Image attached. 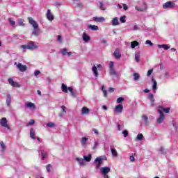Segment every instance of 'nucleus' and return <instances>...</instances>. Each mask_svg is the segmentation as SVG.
I'll return each instance as SVG.
<instances>
[{
  "label": "nucleus",
  "mask_w": 178,
  "mask_h": 178,
  "mask_svg": "<svg viewBox=\"0 0 178 178\" xmlns=\"http://www.w3.org/2000/svg\"><path fill=\"white\" fill-rule=\"evenodd\" d=\"M0 145L2 148V151H5V149H6V145H5V143H3V141L0 142Z\"/></svg>",
  "instance_id": "obj_40"
},
{
  "label": "nucleus",
  "mask_w": 178,
  "mask_h": 178,
  "mask_svg": "<svg viewBox=\"0 0 178 178\" xmlns=\"http://www.w3.org/2000/svg\"><path fill=\"white\" fill-rule=\"evenodd\" d=\"M30 138H33V140H35V131H34L33 128L30 129Z\"/></svg>",
  "instance_id": "obj_23"
},
{
  "label": "nucleus",
  "mask_w": 178,
  "mask_h": 178,
  "mask_svg": "<svg viewBox=\"0 0 178 178\" xmlns=\"http://www.w3.org/2000/svg\"><path fill=\"white\" fill-rule=\"evenodd\" d=\"M34 123H35L34 120H31L29 121V122L26 124V127L33 126V124H34Z\"/></svg>",
  "instance_id": "obj_47"
},
{
  "label": "nucleus",
  "mask_w": 178,
  "mask_h": 178,
  "mask_svg": "<svg viewBox=\"0 0 178 178\" xmlns=\"http://www.w3.org/2000/svg\"><path fill=\"white\" fill-rule=\"evenodd\" d=\"M92 131L94 132L95 134H97V136H98V134H99V133L98 132V130H97V129H95V128L92 129Z\"/></svg>",
  "instance_id": "obj_57"
},
{
  "label": "nucleus",
  "mask_w": 178,
  "mask_h": 178,
  "mask_svg": "<svg viewBox=\"0 0 178 178\" xmlns=\"http://www.w3.org/2000/svg\"><path fill=\"white\" fill-rule=\"evenodd\" d=\"M123 101H124V98H123V97H119V98H118V99H117V103H118V104H120V103L123 102Z\"/></svg>",
  "instance_id": "obj_45"
},
{
  "label": "nucleus",
  "mask_w": 178,
  "mask_h": 178,
  "mask_svg": "<svg viewBox=\"0 0 178 178\" xmlns=\"http://www.w3.org/2000/svg\"><path fill=\"white\" fill-rule=\"evenodd\" d=\"M121 23H126V15H124L120 18Z\"/></svg>",
  "instance_id": "obj_42"
},
{
  "label": "nucleus",
  "mask_w": 178,
  "mask_h": 178,
  "mask_svg": "<svg viewBox=\"0 0 178 178\" xmlns=\"http://www.w3.org/2000/svg\"><path fill=\"white\" fill-rule=\"evenodd\" d=\"M152 81H153V86L152 88L153 90H156L157 87L156 86H158V83H156V81H155V79H152Z\"/></svg>",
  "instance_id": "obj_38"
},
{
  "label": "nucleus",
  "mask_w": 178,
  "mask_h": 178,
  "mask_svg": "<svg viewBox=\"0 0 178 178\" xmlns=\"http://www.w3.org/2000/svg\"><path fill=\"white\" fill-rule=\"evenodd\" d=\"M29 22L30 24H31L33 27V31H32V35H35V37H38L40 34H41V31L38 28V24L33 19V17H29L28 18Z\"/></svg>",
  "instance_id": "obj_1"
},
{
  "label": "nucleus",
  "mask_w": 178,
  "mask_h": 178,
  "mask_svg": "<svg viewBox=\"0 0 178 178\" xmlns=\"http://www.w3.org/2000/svg\"><path fill=\"white\" fill-rule=\"evenodd\" d=\"M172 124L175 127V131H177V125L176 124V121L172 120Z\"/></svg>",
  "instance_id": "obj_43"
},
{
  "label": "nucleus",
  "mask_w": 178,
  "mask_h": 178,
  "mask_svg": "<svg viewBox=\"0 0 178 178\" xmlns=\"http://www.w3.org/2000/svg\"><path fill=\"white\" fill-rule=\"evenodd\" d=\"M68 91L71 92L72 97H74V98H76V90H74V89H73L72 87H68Z\"/></svg>",
  "instance_id": "obj_22"
},
{
  "label": "nucleus",
  "mask_w": 178,
  "mask_h": 178,
  "mask_svg": "<svg viewBox=\"0 0 178 178\" xmlns=\"http://www.w3.org/2000/svg\"><path fill=\"white\" fill-rule=\"evenodd\" d=\"M83 40L86 42H88L90 40H91V37L90 35H87V33H83L82 35Z\"/></svg>",
  "instance_id": "obj_15"
},
{
  "label": "nucleus",
  "mask_w": 178,
  "mask_h": 178,
  "mask_svg": "<svg viewBox=\"0 0 178 178\" xmlns=\"http://www.w3.org/2000/svg\"><path fill=\"white\" fill-rule=\"evenodd\" d=\"M92 70L95 74V76H96V77H98V71L97 70V66H95V65H94V66L92 68Z\"/></svg>",
  "instance_id": "obj_33"
},
{
  "label": "nucleus",
  "mask_w": 178,
  "mask_h": 178,
  "mask_svg": "<svg viewBox=\"0 0 178 178\" xmlns=\"http://www.w3.org/2000/svg\"><path fill=\"white\" fill-rule=\"evenodd\" d=\"M131 48H136V47H138V42L137 41H134L131 42Z\"/></svg>",
  "instance_id": "obj_36"
},
{
  "label": "nucleus",
  "mask_w": 178,
  "mask_h": 178,
  "mask_svg": "<svg viewBox=\"0 0 178 178\" xmlns=\"http://www.w3.org/2000/svg\"><path fill=\"white\" fill-rule=\"evenodd\" d=\"M19 24L20 26H24V23H23V19H19Z\"/></svg>",
  "instance_id": "obj_60"
},
{
  "label": "nucleus",
  "mask_w": 178,
  "mask_h": 178,
  "mask_svg": "<svg viewBox=\"0 0 178 178\" xmlns=\"http://www.w3.org/2000/svg\"><path fill=\"white\" fill-rule=\"evenodd\" d=\"M144 140V135L143 134H138L135 139V141H143Z\"/></svg>",
  "instance_id": "obj_24"
},
{
  "label": "nucleus",
  "mask_w": 178,
  "mask_h": 178,
  "mask_svg": "<svg viewBox=\"0 0 178 178\" xmlns=\"http://www.w3.org/2000/svg\"><path fill=\"white\" fill-rule=\"evenodd\" d=\"M159 152H161V154H165V149L163 147H160V149H159Z\"/></svg>",
  "instance_id": "obj_54"
},
{
  "label": "nucleus",
  "mask_w": 178,
  "mask_h": 178,
  "mask_svg": "<svg viewBox=\"0 0 178 178\" xmlns=\"http://www.w3.org/2000/svg\"><path fill=\"white\" fill-rule=\"evenodd\" d=\"M47 18L49 20V22H52L55 17H54V14L51 13V10H47L46 14Z\"/></svg>",
  "instance_id": "obj_11"
},
{
  "label": "nucleus",
  "mask_w": 178,
  "mask_h": 178,
  "mask_svg": "<svg viewBox=\"0 0 178 178\" xmlns=\"http://www.w3.org/2000/svg\"><path fill=\"white\" fill-rule=\"evenodd\" d=\"M98 145H99V143H98V141H95V145L93 146V149H97Z\"/></svg>",
  "instance_id": "obj_53"
},
{
  "label": "nucleus",
  "mask_w": 178,
  "mask_h": 178,
  "mask_svg": "<svg viewBox=\"0 0 178 178\" xmlns=\"http://www.w3.org/2000/svg\"><path fill=\"white\" fill-rule=\"evenodd\" d=\"M157 47L158 48H163L165 51H168V49H170V46H168L167 44H158Z\"/></svg>",
  "instance_id": "obj_26"
},
{
  "label": "nucleus",
  "mask_w": 178,
  "mask_h": 178,
  "mask_svg": "<svg viewBox=\"0 0 178 178\" xmlns=\"http://www.w3.org/2000/svg\"><path fill=\"white\" fill-rule=\"evenodd\" d=\"M100 172L103 176H106L111 172V168L109 167H102L100 168Z\"/></svg>",
  "instance_id": "obj_4"
},
{
  "label": "nucleus",
  "mask_w": 178,
  "mask_h": 178,
  "mask_svg": "<svg viewBox=\"0 0 178 178\" xmlns=\"http://www.w3.org/2000/svg\"><path fill=\"white\" fill-rule=\"evenodd\" d=\"M94 22H97V23H102L105 21V17H94L92 18Z\"/></svg>",
  "instance_id": "obj_13"
},
{
  "label": "nucleus",
  "mask_w": 178,
  "mask_h": 178,
  "mask_svg": "<svg viewBox=\"0 0 178 178\" xmlns=\"http://www.w3.org/2000/svg\"><path fill=\"white\" fill-rule=\"evenodd\" d=\"M108 91L109 92H113V91H115V89L113 88H109Z\"/></svg>",
  "instance_id": "obj_64"
},
{
  "label": "nucleus",
  "mask_w": 178,
  "mask_h": 178,
  "mask_svg": "<svg viewBox=\"0 0 178 178\" xmlns=\"http://www.w3.org/2000/svg\"><path fill=\"white\" fill-rule=\"evenodd\" d=\"M28 49L34 50V49H38V46L35 44H34V42L29 41L27 44Z\"/></svg>",
  "instance_id": "obj_5"
},
{
  "label": "nucleus",
  "mask_w": 178,
  "mask_h": 178,
  "mask_svg": "<svg viewBox=\"0 0 178 178\" xmlns=\"http://www.w3.org/2000/svg\"><path fill=\"white\" fill-rule=\"evenodd\" d=\"M88 29H90V30H92V31H97V30H98V26L88 25Z\"/></svg>",
  "instance_id": "obj_30"
},
{
  "label": "nucleus",
  "mask_w": 178,
  "mask_h": 178,
  "mask_svg": "<svg viewBox=\"0 0 178 178\" xmlns=\"http://www.w3.org/2000/svg\"><path fill=\"white\" fill-rule=\"evenodd\" d=\"M20 48H22V49H29L27 44L26 45H21Z\"/></svg>",
  "instance_id": "obj_58"
},
{
  "label": "nucleus",
  "mask_w": 178,
  "mask_h": 178,
  "mask_svg": "<svg viewBox=\"0 0 178 178\" xmlns=\"http://www.w3.org/2000/svg\"><path fill=\"white\" fill-rule=\"evenodd\" d=\"M61 109L63 110V112L64 113H66V106H61Z\"/></svg>",
  "instance_id": "obj_59"
},
{
  "label": "nucleus",
  "mask_w": 178,
  "mask_h": 178,
  "mask_svg": "<svg viewBox=\"0 0 178 178\" xmlns=\"http://www.w3.org/2000/svg\"><path fill=\"white\" fill-rule=\"evenodd\" d=\"M158 113H159V118H157V123L161 124L165 120V115H163V113L161 110H158Z\"/></svg>",
  "instance_id": "obj_6"
},
{
  "label": "nucleus",
  "mask_w": 178,
  "mask_h": 178,
  "mask_svg": "<svg viewBox=\"0 0 178 178\" xmlns=\"http://www.w3.org/2000/svg\"><path fill=\"white\" fill-rule=\"evenodd\" d=\"M176 6V4L173 1H167L163 4V9H173Z\"/></svg>",
  "instance_id": "obj_2"
},
{
  "label": "nucleus",
  "mask_w": 178,
  "mask_h": 178,
  "mask_svg": "<svg viewBox=\"0 0 178 178\" xmlns=\"http://www.w3.org/2000/svg\"><path fill=\"white\" fill-rule=\"evenodd\" d=\"M8 81L9 84H10V86H12L13 87H17V88L20 87V85H19V83H17V82H15V81H13V79H12V78H9L8 79Z\"/></svg>",
  "instance_id": "obj_9"
},
{
  "label": "nucleus",
  "mask_w": 178,
  "mask_h": 178,
  "mask_svg": "<svg viewBox=\"0 0 178 178\" xmlns=\"http://www.w3.org/2000/svg\"><path fill=\"white\" fill-rule=\"evenodd\" d=\"M40 152H41V155H42V161H44V159H45V158H47V156H48V154L44 150H40Z\"/></svg>",
  "instance_id": "obj_34"
},
{
  "label": "nucleus",
  "mask_w": 178,
  "mask_h": 178,
  "mask_svg": "<svg viewBox=\"0 0 178 178\" xmlns=\"http://www.w3.org/2000/svg\"><path fill=\"white\" fill-rule=\"evenodd\" d=\"M12 102V97H10V94H7V99H6V105L7 106H10V103Z\"/></svg>",
  "instance_id": "obj_20"
},
{
  "label": "nucleus",
  "mask_w": 178,
  "mask_h": 178,
  "mask_svg": "<svg viewBox=\"0 0 178 178\" xmlns=\"http://www.w3.org/2000/svg\"><path fill=\"white\" fill-rule=\"evenodd\" d=\"M83 158H84V161H86V162H91L92 155L88 154V156H83Z\"/></svg>",
  "instance_id": "obj_35"
},
{
  "label": "nucleus",
  "mask_w": 178,
  "mask_h": 178,
  "mask_svg": "<svg viewBox=\"0 0 178 178\" xmlns=\"http://www.w3.org/2000/svg\"><path fill=\"white\" fill-rule=\"evenodd\" d=\"M76 161L81 166H85L86 163H84V159L77 157Z\"/></svg>",
  "instance_id": "obj_25"
},
{
  "label": "nucleus",
  "mask_w": 178,
  "mask_h": 178,
  "mask_svg": "<svg viewBox=\"0 0 178 178\" xmlns=\"http://www.w3.org/2000/svg\"><path fill=\"white\" fill-rule=\"evenodd\" d=\"M17 68L20 72H26L27 70V66L24 65L22 63H18Z\"/></svg>",
  "instance_id": "obj_14"
},
{
  "label": "nucleus",
  "mask_w": 178,
  "mask_h": 178,
  "mask_svg": "<svg viewBox=\"0 0 178 178\" xmlns=\"http://www.w3.org/2000/svg\"><path fill=\"white\" fill-rule=\"evenodd\" d=\"M154 72V69H151V70H149L148 71H147V76H148V77H149V76H151V74H152V72Z\"/></svg>",
  "instance_id": "obj_49"
},
{
  "label": "nucleus",
  "mask_w": 178,
  "mask_h": 178,
  "mask_svg": "<svg viewBox=\"0 0 178 178\" xmlns=\"http://www.w3.org/2000/svg\"><path fill=\"white\" fill-rule=\"evenodd\" d=\"M95 163L96 165V169H99V168H101V165H102V157L96 158Z\"/></svg>",
  "instance_id": "obj_7"
},
{
  "label": "nucleus",
  "mask_w": 178,
  "mask_h": 178,
  "mask_svg": "<svg viewBox=\"0 0 178 178\" xmlns=\"http://www.w3.org/2000/svg\"><path fill=\"white\" fill-rule=\"evenodd\" d=\"M25 105L27 108H33V109H35V104H34V103L28 102L25 104Z\"/></svg>",
  "instance_id": "obj_27"
},
{
  "label": "nucleus",
  "mask_w": 178,
  "mask_h": 178,
  "mask_svg": "<svg viewBox=\"0 0 178 178\" xmlns=\"http://www.w3.org/2000/svg\"><path fill=\"white\" fill-rule=\"evenodd\" d=\"M90 113V109L87 107H83L81 110L82 115H88Z\"/></svg>",
  "instance_id": "obj_21"
},
{
  "label": "nucleus",
  "mask_w": 178,
  "mask_h": 178,
  "mask_svg": "<svg viewBox=\"0 0 178 178\" xmlns=\"http://www.w3.org/2000/svg\"><path fill=\"white\" fill-rule=\"evenodd\" d=\"M0 124L2 127H5L8 130H10V126L8 124V120L6 118H2L0 121Z\"/></svg>",
  "instance_id": "obj_3"
},
{
  "label": "nucleus",
  "mask_w": 178,
  "mask_h": 178,
  "mask_svg": "<svg viewBox=\"0 0 178 178\" xmlns=\"http://www.w3.org/2000/svg\"><path fill=\"white\" fill-rule=\"evenodd\" d=\"M122 134L124 137H127L129 136V132L127 131V130H124L122 131Z\"/></svg>",
  "instance_id": "obj_52"
},
{
  "label": "nucleus",
  "mask_w": 178,
  "mask_h": 178,
  "mask_svg": "<svg viewBox=\"0 0 178 178\" xmlns=\"http://www.w3.org/2000/svg\"><path fill=\"white\" fill-rule=\"evenodd\" d=\"M124 10H127L129 9V7L126 4H123Z\"/></svg>",
  "instance_id": "obj_62"
},
{
  "label": "nucleus",
  "mask_w": 178,
  "mask_h": 178,
  "mask_svg": "<svg viewBox=\"0 0 178 178\" xmlns=\"http://www.w3.org/2000/svg\"><path fill=\"white\" fill-rule=\"evenodd\" d=\"M148 99L150 100L151 106H155V99H154V95L150 93L148 95Z\"/></svg>",
  "instance_id": "obj_10"
},
{
  "label": "nucleus",
  "mask_w": 178,
  "mask_h": 178,
  "mask_svg": "<svg viewBox=\"0 0 178 178\" xmlns=\"http://www.w3.org/2000/svg\"><path fill=\"white\" fill-rule=\"evenodd\" d=\"M111 151L113 156H114L115 158H118V151H116V149L111 148Z\"/></svg>",
  "instance_id": "obj_32"
},
{
  "label": "nucleus",
  "mask_w": 178,
  "mask_h": 178,
  "mask_svg": "<svg viewBox=\"0 0 178 178\" xmlns=\"http://www.w3.org/2000/svg\"><path fill=\"white\" fill-rule=\"evenodd\" d=\"M135 8L138 12H144L145 10H147V3H143L142 7L136 6Z\"/></svg>",
  "instance_id": "obj_8"
},
{
  "label": "nucleus",
  "mask_w": 178,
  "mask_h": 178,
  "mask_svg": "<svg viewBox=\"0 0 178 178\" xmlns=\"http://www.w3.org/2000/svg\"><path fill=\"white\" fill-rule=\"evenodd\" d=\"M142 119L144 121L145 125L148 126V117L146 115H143Z\"/></svg>",
  "instance_id": "obj_29"
},
{
  "label": "nucleus",
  "mask_w": 178,
  "mask_h": 178,
  "mask_svg": "<svg viewBox=\"0 0 178 178\" xmlns=\"http://www.w3.org/2000/svg\"><path fill=\"white\" fill-rule=\"evenodd\" d=\"M135 60L136 62H140V53H137L136 55H135Z\"/></svg>",
  "instance_id": "obj_41"
},
{
  "label": "nucleus",
  "mask_w": 178,
  "mask_h": 178,
  "mask_svg": "<svg viewBox=\"0 0 178 178\" xmlns=\"http://www.w3.org/2000/svg\"><path fill=\"white\" fill-rule=\"evenodd\" d=\"M99 8H100L102 10H105L106 8H104V3L100 2Z\"/></svg>",
  "instance_id": "obj_56"
},
{
  "label": "nucleus",
  "mask_w": 178,
  "mask_h": 178,
  "mask_svg": "<svg viewBox=\"0 0 178 178\" xmlns=\"http://www.w3.org/2000/svg\"><path fill=\"white\" fill-rule=\"evenodd\" d=\"M130 161H131V162H134V161H136L134 156H130Z\"/></svg>",
  "instance_id": "obj_63"
},
{
  "label": "nucleus",
  "mask_w": 178,
  "mask_h": 178,
  "mask_svg": "<svg viewBox=\"0 0 178 178\" xmlns=\"http://www.w3.org/2000/svg\"><path fill=\"white\" fill-rule=\"evenodd\" d=\"M88 140V138L86 137H83L81 139V143L83 145H86V143H87V141Z\"/></svg>",
  "instance_id": "obj_39"
},
{
  "label": "nucleus",
  "mask_w": 178,
  "mask_h": 178,
  "mask_svg": "<svg viewBox=\"0 0 178 178\" xmlns=\"http://www.w3.org/2000/svg\"><path fill=\"white\" fill-rule=\"evenodd\" d=\"M61 89L63 92L67 93V90H69V88H67V86L65 85V83H62Z\"/></svg>",
  "instance_id": "obj_28"
},
{
  "label": "nucleus",
  "mask_w": 178,
  "mask_h": 178,
  "mask_svg": "<svg viewBox=\"0 0 178 178\" xmlns=\"http://www.w3.org/2000/svg\"><path fill=\"white\" fill-rule=\"evenodd\" d=\"M111 24L112 26H119L120 23H119V19L118 18V17H115L113 19L111 22Z\"/></svg>",
  "instance_id": "obj_19"
},
{
  "label": "nucleus",
  "mask_w": 178,
  "mask_h": 178,
  "mask_svg": "<svg viewBox=\"0 0 178 178\" xmlns=\"http://www.w3.org/2000/svg\"><path fill=\"white\" fill-rule=\"evenodd\" d=\"M47 127H55V124L54 122H49L47 124Z\"/></svg>",
  "instance_id": "obj_48"
},
{
  "label": "nucleus",
  "mask_w": 178,
  "mask_h": 178,
  "mask_svg": "<svg viewBox=\"0 0 178 178\" xmlns=\"http://www.w3.org/2000/svg\"><path fill=\"white\" fill-rule=\"evenodd\" d=\"M40 73H41V72L37 70V71H35V77H37V76H38V74H40Z\"/></svg>",
  "instance_id": "obj_61"
},
{
  "label": "nucleus",
  "mask_w": 178,
  "mask_h": 178,
  "mask_svg": "<svg viewBox=\"0 0 178 178\" xmlns=\"http://www.w3.org/2000/svg\"><path fill=\"white\" fill-rule=\"evenodd\" d=\"M115 63H113V61H111L109 65V69H114L113 67Z\"/></svg>",
  "instance_id": "obj_55"
},
{
  "label": "nucleus",
  "mask_w": 178,
  "mask_h": 178,
  "mask_svg": "<svg viewBox=\"0 0 178 178\" xmlns=\"http://www.w3.org/2000/svg\"><path fill=\"white\" fill-rule=\"evenodd\" d=\"M113 55L115 59H120L122 58V55L120 54V50L119 49H115V51L113 53Z\"/></svg>",
  "instance_id": "obj_12"
},
{
  "label": "nucleus",
  "mask_w": 178,
  "mask_h": 178,
  "mask_svg": "<svg viewBox=\"0 0 178 178\" xmlns=\"http://www.w3.org/2000/svg\"><path fill=\"white\" fill-rule=\"evenodd\" d=\"M158 111H161V113H163V112H165V113H169V111H170V108H165L163 106H159Z\"/></svg>",
  "instance_id": "obj_17"
},
{
  "label": "nucleus",
  "mask_w": 178,
  "mask_h": 178,
  "mask_svg": "<svg viewBox=\"0 0 178 178\" xmlns=\"http://www.w3.org/2000/svg\"><path fill=\"white\" fill-rule=\"evenodd\" d=\"M102 90L103 92V94H104V97H108L105 88L104 86H102Z\"/></svg>",
  "instance_id": "obj_51"
},
{
  "label": "nucleus",
  "mask_w": 178,
  "mask_h": 178,
  "mask_svg": "<svg viewBox=\"0 0 178 178\" xmlns=\"http://www.w3.org/2000/svg\"><path fill=\"white\" fill-rule=\"evenodd\" d=\"M145 44L147 45H149L150 47H152V45H154V43H152V42H151V40H146Z\"/></svg>",
  "instance_id": "obj_50"
},
{
  "label": "nucleus",
  "mask_w": 178,
  "mask_h": 178,
  "mask_svg": "<svg viewBox=\"0 0 178 178\" xmlns=\"http://www.w3.org/2000/svg\"><path fill=\"white\" fill-rule=\"evenodd\" d=\"M134 81H138L140 80V74L137 72L134 73Z\"/></svg>",
  "instance_id": "obj_31"
},
{
  "label": "nucleus",
  "mask_w": 178,
  "mask_h": 178,
  "mask_svg": "<svg viewBox=\"0 0 178 178\" xmlns=\"http://www.w3.org/2000/svg\"><path fill=\"white\" fill-rule=\"evenodd\" d=\"M51 168H52V165H51V164H48L46 166L47 172H48L49 173V172H51Z\"/></svg>",
  "instance_id": "obj_46"
},
{
  "label": "nucleus",
  "mask_w": 178,
  "mask_h": 178,
  "mask_svg": "<svg viewBox=\"0 0 178 178\" xmlns=\"http://www.w3.org/2000/svg\"><path fill=\"white\" fill-rule=\"evenodd\" d=\"M110 75L116 76V70H115V68H110Z\"/></svg>",
  "instance_id": "obj_37"
},
{
  "label": "nucleus",
  "mask_w": 178,
  "mask_h": 178,
  "mask_svg": "<svg viewBox=\"0 0 178 178\" xmlns=\"http://www.w3.org/2000/svg\"><path fill=\"white\" fill-rule=\"evenodd\" d=\"M115 112H118V113H122V112H123V105H122L121 104H118L115 107Z\"/></svg>",
  "instance_id": "obj_18"
},
{
  "label": "nucleus",
  "mask_w": 178,
  "mask_h": 178,
  "mask_svg": "<svg viewBox=\"0 0 178 178\" xmlns=\"http://www.w3.org/2000/svg\"><path fill=\"white\" fill-rule=\"evenodd\" d=\"M8 22L10 26H15V24H16V22L12 20V18H9Z\"/></svg>",
  "instance_id": "obj_44"
},
{
  "label": "nucleus",
  "mask_w": 178,
  "mask_h": 178,
  "mask_svg": "<svg viewBox=\"0 0 178 178\" xmlns=\"http://www.w3.org/2000/svg\"><path fill=\"white\" fill-rule=\"evenodd\" d=\"M60 52L64 56L66 55H67V56H72V52H67V49H61Z\"/></svg>",
  "instance_id": "obj_16"
}]
</instances>
